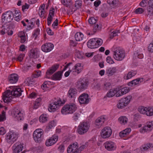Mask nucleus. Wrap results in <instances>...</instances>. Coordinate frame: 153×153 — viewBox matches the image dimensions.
Masks as SVG:
<instances>
[{"label": "nucleus", "instance_id": "nucleus-1", "mask_svg": "<svg viewBox=\"0 0 153 153\" xmlns=\"http://www.w3.org/2000/svg\"><path fill=\"white\" fill-rule=\"evenodd\" d=\"M113 52V58L117 61L123 60L125 56V51L120 47H117L115 48Z\"/></svg>", "mask_w": 153, "mask_h": 153}, {"label": "nucleus", "instance_id": "nucleus-2", "mask_svg": "<svg viewBox=\"0 0 153 153\" xmlns=\"http://www.w3.org/2000/svg\"><path fill=\"white\" fill-rule=\"evenodd\" d=\"M76 105L74 103H70L65 105L62 108L61 112L62 114H71L77 109Z\"/></svg>", "mask_w": 153, "mask_h": 153}, {"label": "nucleus", "instance_id": "nucleus-3", "mask_svg": "<svg viewBox=\"0 0 153 153\" xmlns=\"http://www.w3.org/2000/svg\"><path fill=\"white\" fill-rule=\"evenodd\" d=\"M102 43L103 41L102 39L98 38H93L88 41L87 45L90 48H95L101 46Z\"/></svg>", "mask_w": 153, "mask_h": 153}, {"label": "nucleus", "instance_id": "nucleus-4", "mask_svg": "<svg viewBox=\"0 0 153 153\" xmlns=\"http://www.w3.org/2000/svg\"><path fill=\"white\" fill-rule=\"evenodd\" d=\"M132 98V96L129 95L127 97L120 99L117 104V106L119 109L123 108L127 106L130 103Z\"/></svg>", "mask_w": 153, "mask_h": 153}, {"label": "nucleus", "instance_id": "nucleus-5", "mask_svg": "<svg viewBox=\"0 0 153 153\" xmlns=\"http://www.w3.org/2000/svg\"><path fill=\"white\" fill-rule=\"evenodd\" d=\"M64 104L60 99L59 98L50 103L48 106V110L50 112H54L58 109L60 106Z\"/></svg>", "mask_w": 153, "mask_h": 153}, {"label": "nucleus", "instance_id": "nucleus-6", "mask_svg": "<svg viewBox=\"0 0 153 153\" xmlns=\"http://www.w3.org/2000/svg\"><path fill=\"white\" fill-rule=\"evenodd\" d=\"M89 127L90 125L88 123L85 122H82L78 126L77 131L79 134H83L88 131Z\"/></svg>", "mask_w": 153, "mask_h": 153}, {"label": "nucleus", "instance_id": "nucleus-7", "mask_svg": "<svg viewBox=\"0 0 153 153\" xmlns=\"http://www.w3.org/2000/svg\"><path fill=\"white\" fill-rule=\"evenodd\" d=\"M18 138V135L15 132L10 131L6 135L5 140L9 143H12L16 141Z\"/></svg>", "mask_w": 153, "mask_h": 153}, {"label": "nucleus", "instance_id": "nucleus-8", "mask_svg": "<svg viewBox=\"0 0 153 153\" xmlns=\"http://www.w3.org/2000/svg\"><path fill=\"white\" fill-rule=\"evenodd\" d=\"M88 82L86 80L80 79L76 82V87L80 91H82L88 87Z\"/></svg>", "mask_w": 153, "mask_h": 153}, {"label": "nucleus", "instance_id": "nucleus-9", "mask_svg": "<svg viewBox=\"0 0 153 153\" xmlns=\"http://www.w3.org/2000/svg\"><path fill=\"white\" fill-rule=\"evenodd\" d=\"M13 18V13L10 11H7L3 14L2 17V21L4 23L10 22Z\"/></svg>", "mask_w": 153, "mask_h": 153}, {"label": "nucleus", "instance_id": "nucleus-10", "mask_svg": "<svg viewBox=\"0 0 153 153\" xmlns=\"http://www.w3.org/2000/svg\"><path fill=\"white\" fill-rule=\"evenodd\" d=\"M112 134L111 128L108 127H106L102 129L101 131V137L104 139L109 137Z\"/></svg>", "mask_w": 153, "mask_h": 153}, {"label": "nucleus", "instance_id": "nucleus-11", "mask_svg": "<svg viewBox=\"0 0 153 153\" xmlns=\"http://www.w3.org/2000/svg\"><path fill=\"white\" fill-rule=\"evenodd\" d=\"M153 129V121L147 122L146 125L140 128V132L144 133L146 132L150 131Z\"/></svg>", "mask_w": 153, "mask_h": 153}, {"label": "nucleus", "instance_id": "nucleus-12", "mask_svg": "<svg viewBox=\"0 0 153 153\" xmlns=\"http://www.w3.org/2000/svg\"><path fill=\"white\" fill-rule=\"evenodd\" d=\"M43 134V131L41 129H37L36 130L33 134V137L35 141L37 142L40 141Z\"/></svg>", "mask_w": 153, "mask_h": 153}, {"label": "nucleus", "instance_id": "nucleus-13", "mask_svg": "<svg viewBox=\"0 0 153 153\" xmlns=\"http://www.w3.org/2000/svg\"><path fill=\"white\" fill-rule=\"evenodd\" d=\"M78 148V143H74L68 146L67 150V152L68 153H79L80 151Z\"/></svg>", "mask_w": 153, "mask_h": 153}, {"label": "nucleus", "instance_id": "nucleus-14", "mask_svg": "<svg viewBox=\"0 0 153 153\" xmlns=\"http://www.w3.org/2000/svg\"><path fill=\"white\" fill-rule=\"evenodd\" d=\"M58 136L54 134L46 140L45 141V144L47 146H51L56 142L58 140Z\"/></svg>", "mask_w": 153, "mask_h": 153}, {"label": "nucleus", "instance_id": "nucleus-15", "mask_svg": "<svg viewBox=\"0 0 153 153\" xmlns=\"http://www.w3.org/2000/svg\"><path fill=\"white\" fill-rule=\"evenodd\" d=\"M12 94L11 92L7 90L4 92L3 94L2 99L4 102L8 103L10 102L12 98Z\"/></svg>", "mask_w": 153, "mask_h": 153}, {"label": "nucleus", "instance_id": "nucleus-16", "mask_svg": "<svg viewBox=\"0 0 153 153\" xmlns=\"http://www.w3.org/2000/svg\"><path fill=\"white\" fill-rule=\"evenodd\" d=\"M54 48L53 45L50 42L45 43L41 46V49L42 51L45 52L51 51Z\"/></svg>", "mask_w": 153, "mask_h": 153}, {"label": "nucleus", "instance_id": "nucleus-17", "mask_svg": "<svg viewBox=\"0 0 153 153\" xmlns=\"http://www.w3.org/2000/svg\"><path fill=\"white\" fill-rule=\"evenodd\" d=\"M105 148L108 150L111 151L115 150L116 146L115 143L111 141H108L104 143Z\"/></svg>", "mask_w": 153, "mask_h": 153}, {"label": "nucleus", "instance_id": "nucleus-18", "mask_svg": "<svg viewBox=\"0 0 153 153\" xmlns=\"http://www.w3.org/2000/svg\"><path fill=\"white\" fill-rule=\"evenodd\" d=\"M78 99L79 103L81 104H87L89 102V101L88 94L85 93L80 95Z\"/></svg>", "mask_w": 153, "mask_h": 153}, {"label": "nucleus", "instance_id": "nucleus-19", "mask_svg": "<svg viewBox=\"0 0 153 153\" xmlns=\"http://www.w3.org/2000/svg\"><path fill=\"white\" fill-rule=\"evenodd\" d=\"M22 92L21 89L18 86H14L13 87L11 94L12 96L18 97L21 96Z\"/></svg>", "mask_w": 153, "mask_h": 153}, {"label": "nucleus", "instance_id": "nucleus-20", "mask_svg": "<svg viewBox=\"0 0 153 153\" xmlns=\"http://www.w3.org/2000/svg\"><path fill=\"white\" fill-rule=\"evenodd\" d=\"M13 153H19L22 151L23 146L21 144L16 143L13 145Z\"/></svg>", "mask_w": 153, "mask_h": 153}, {"label": "nucleus", "instance_id": "nucleus-21", "mask_svg": "<svg viewBox=\"0 0 153 153\" xmlns=\"http://www.w3.org/2000/svg\"><path fill=\"white\" fill-rule=\"evenodd\" d=\"M59 66V64H56L49 68L46 72L47 75H51L55 72L58 68Z\"/></svg>", "mask_w": 153, "mask_h": 153}, {"label": "nucleus", "instance_id": "nucleus-22", "mask_svg": "<svg viewBox=\"0 0 153 153\" xmlns=\"http://www.w3.org/2000/svg\"><path fill=\"white\" fill-rule=\"evenodd\" d=\"M15 118L18 120H21L23 119V114L22 111L19 109H16L14 112Z\"/></svg>", "mask_w": 153, "mask_h": 153}, {"label": "nucleus", "instance_id": "nucleus-23", "mask_svg": "<svg viewBox=\"0 0 153 153\" xmlns=\"http://www.w3.org/2000/svg\"><path fill=\"white\" fill-rule=\"evenodd\" d=\"M137 74V71L135 70H131L128 72L127 74H125L123 78L125 80H128Z\"/></svg>", "mask_w": 153, "mask_h": 153}, {"label": "nucleus", "instance_id": "nucleus-24", "mask_svg": "<svg viewBox=\"0 0 153 153\" xmlns=\"http://www.w3.org/2000/svg\"><path fill=\"white\" fill-rule=\"evenodd\" d=\"M82 66L81 63L76 64L74 67L72 69L73 73H76L77 74L79 73L82 69Z\"/></svg>", "mask_w": 153, "mask_h": 153}, {"label": "nucleus", "instance_id": "nucleus-25", "mask_svg": "<svg viewBox=\"0 0 153 153\" xmlns=\"http://www.w3.org/2000/svg\"><path fill=\"white\" fill-rule=\"evenodd\" d=\"M77 94V90L74 88H71L69 90L68 95L70 98H75Z\"/></svg>", "mask_w": 153, "mask_h": 153}, {"label": "nucleus", "instance_id": "nucleus-26", "mask_svg": "<svg viewBox=\"0 0 153 153\" xmlns=\"http://www.w3.org/2000/svg\"><path fill=\"white\" fill-rule=\"evenodd\" d=\"M8 79L10 83H16L18 80V75L15 74H11L9 76Z\"/></svg>", "mask_w": 153, "mask_h": 153}, {"label": "nucleus", "instance_id": "nucleus-27", "mask_svg": "<svg viewBox=\"0 0 153 153\" xmlns=\"http://www.w3.org/2000/svg\"><path fill=\"white\" fill-rule=\"evenodd\" d=\"M107 2L113 8H115L117 7L119 4L118 0H107Z\"/></svg>", "mask_w": 153, "mask_h": 153}, {"label": "nucleus", "instance_id": "nucleus-28", "mask_svg": "<svg viewBox=\"0 0 153 153\" xmlns=\"http://www.w3.org/2000/svg\"><path fill=\"white\" fill-rule=\"evenodd\" d=\"M131 131L130 128H127L121 131L119 134V136L122 138L128 135Z\"/></svg>", "mask_w": 153, "mask_h": 153}, {"label": "nucleus", "instance_id": "nucleus-29", "mask_svg": "<svg viewBox=\"0 0 153 153\" xmlns=\"http://www.w3.org/2000/svg\"><path fill=\"white\" fill-rule=\"evenodd\" d=\"M105 121L104 117L102 116L98 118L95 122V125L98 127H100L103 123Z\"/></svg>", "mask_w": 153, "mask_h": 153}, {"label": "nucleus", "instance_id": "nucleus-30", "mask_svg": "<svg viewBox=\"0 0 153 153\" xmlns=\"http://www.w3.org/2000/svg\"><path fill=\"white\" fill-rule=\"evenodd\" d=\"M62 73L61 71H58L53 75L52 79L55 80H60L62 78Z\"/></svg>", "mask_w": 153, "mask_h": 153}, {"label": "nucleus", "instance_id": "nucleus-31", "mask_svg": "<svg viewBox=\"0 0 153 153\" xmlns=\"http://www.w3.org/2000/svg\"><path fill=\"white\" fill-rule=\"evenodd\" d=\"M54 10L53 9V10H50L49 14L47 18L48 25L49 26L51 23L53 17L54 16Z\"/></svg>", "mask_w": 153, "mask_h": 153}, {"label": "nucleus", "instance_id": "nucleus-32", "mask_svg": "<svg viewBox=\"0 0 153 153\" xmlns=\"http://www.w3.org/2000/svg\"><path fill=\"white\" fill-rule=\"evenodd\" d=\"M143 79V78H138L128 83V86H132L133 85H136L142 82Z\"/></svg>", "mask_w": 153, "mask_h": 153}, {"label": "nucleus", "instance_id": "nucleus-33", "mask_svg": "<svg viewBox=\"0 0 153 153\" xmlns=\"http://www.w3.org/2000/svg\"><path fill=\"white\" fill-rule=\"evenodd\" d=\"M119 89L116 88L110 89L107 93L106 96L108 97H112L118 92Z\"/></svg>", "mask_w": 153, "mask_h": 153}, {"label": "nucleus", "instance_id": "nucleus-34", "mask_svg": "<svg viewBox=\"0 0 153 153\" xmlns=\"http://www.w3.org/2000/svg\"><path fill=\"white\" fill-rule=\"evenodd\" d=\"M117 71V69L116 67L109 68L106 71V73L108 76L113 75Z\"/></svg>", "mask_w": 153, "mask_h": 153}, {"label": "nucleus", "instance_id": "nucleus-35", "mask_svg": "<svg viewBox=\"0 0 153 153\" xmlns=\"http://www.w3.org/2000/svg\"><path fill=\"white\" fill-rule=\"evenodd\" d=\"M37 50L36 49H32L30 51L29 56L31 58L36 59L37 58Z\"/></svg>", "mask_w": 153, "mask_h": 153}, {"label": "nucleus", "instance_id": "nucleus-36", "mask_svg": "<svg viewBox=\"0 0 153 153\" xmlns=\"http://www.w3.org/2000/svg\"><path fill=\"white\" fill-rule=\"evenodd\" d=\"M118 120L120 124L125 125L127 123L128 120L126 116H123L119 117Z\"/></svg>", "mask_w": 153, "mask_h": 153}, {"label": "nucleus", "instance_id": "nucleus-37", "mask_svg": "<svg viewBox=\"0 0 153 153\" xmlns=\"http://www.w3.org/2000/svg\"><path fill=\"white\" fill-rule=\"evenodd\" d=\"M84 38L83 35L80 32H77L75 35V38L76 41H80L82 40Z\"/></svg>", "mask_w": 153, "mask_h": 153}, {"label": "nucleus", "instance_id": "nucleus-38", "mask_svg": "<svg viewBox=\"0 0 153 153\" xmlns=\"http://www.w3.org/2000/svg\"><path fill=\"white\" fill-rule=\"evenodd\" d=\"M130 90V88L128 87H125V88H123L120 90L121 94H120L119 96H117V95L116 96L118 97L124 95L128 93L129 91Z\"/></svg>", "mask_w": 153, "mask_h": 153}, {"label": "nucleus", "instance_id": "nucleus-39", "mask_svg": "<svg viewBox=\"0 0 153 153\" xmlns=\"http://www.w3.org/2000/svg\"><path fill=\"white\" fill-rule=\"evenodd\" d=\"M3 29L1 30L0 33L1 35H4L5 33H7L8 31L9 30V28L8 26L7 25H4V24L2 26Z\"/></svg>", "mask_w": 153, "mask_h": 153}, {"label": "nucleus", "instance_id": "nucleus-40", "mask_svg": "<svg viewBox=\"0 0 153 153\" xmlns=\"http://www.w3.org/2000/svg\"><path fill=\"white\" fill-rule=\"evenodd\" d=\"M147 108L142 106H140L138 108V111L141 114L146 115L147 110Z\"/></svg>", "mask_w": 153, "mask_h": 153}, {"label": "nucleus", "instance_id": "nucleus-41", "mask_svg": "<svg viewBox=\"0 0 153 153\" xmlns=\"http://www.w3.org/2000/svg\"><path fill=\"white\" fill-rule=\"evenodd\" d=\"M61 2L64 5L67 7H70L72 3L71 0H61Z\"/></svg>", "mask_w": 153, "mask_h": 153}, {"label": "nucleus", "instance_id": "nucleus-42", "mask_svg": "<svg viewBox=\"0 0 153 153\" xmlns=\"http://www.w3.org/2000/svg\"><path fill=\"white\" fill-rule=\"evenodd\" d=\"M153 147V146L152 144L149 143V144L144 145L142 146V148H141V149L142 151H144L147 150L149 148Z\"/></svg>", "mask_w": 153, "mask_h": 153}, {"label": "nucleus", "instance_id": "nucleus-43", "mask_svg": "<svg viewBox=\"0 0 153 153\" xmlns=\"http://www.w3.org/2000/svg\"><path fill=\"white\" fill-rule=\"evenodd\" d=\"M147 112L146 115L148 116L153 115V107L149 106L147 107Z\"/></svg>", "mask_w": 153, "mask_h": 153}, {"label": "nucleus", "instance_id": "nucleus-44", "mask_svg": "<svg viewBox=\"0 0 153 153\" xmlns=\"http://www.w3.org/2000/svg\"><path fill=\"white\" fill-rule=\"evenodd\" d=\"M47 119V114H43L41 115L39 118V121L41 123H44L45 122Z\"/></svg>", "mask_w": 153, "mask_h": 153}, {"label": "nucleus", "instance_id": "nucleus-45", "mask_svg": "<svg viewBox=\"0 0 153 153\" xmlns=\"http://www.w3.org/2000/svg\"><path fill=\"white\" fill-rule=\"evenodd\" d=\"M101 28V26L99 23H97L94 25L93 30L94 32H95L97 30H99Z\"/></svg>", "mask_w": 153, "mask_h": 153}, {"label": "nucleus", "instance_id": "nucleus-46", "mask_svg": "<svg viewBox=\"0 0 153 153\" xmlns=\"http://www.w3.org/2000/svg\"><path fill=\"white\" fill-rule=\"evenodd\" d=\"M41 74V71L39 70L33 72V77L35 78H37L40 76Z\"/></svg>", "mask_w": 153, "mask_h": 153}, {"label": "nucleus", "instance_id": "nucleus-47", "mask_svg": "<svg viewBox=\"0 0 153 153\" xmlns=\"http://www.w3.org/2000/svg\"><path fill=\"white\" fill-rule=\"evenodd\" d=\"M111 84L109 82H105L102 86V89L104 90H107L109 89Z\"/></svg>", "mask_w": 153, "mask_h": 153}, {"label": "nucleus", "instance_id": "nucleus-48", "mask_svg": "<svg viewBox=\"0 0 153 153\" xmlns=\"http://www.w3.org/2000/svg\"><path fill=\"white\" fill-rule=\"evenodd\" d=\"M56 125V123L53 120L50 122L48 124V125L47 127V128L48 130L50 129L53 127L55 126Z\"/></svg>", "mask_w": 153, "mask_h": 153}, {"label": "nucleus", "instance_id": "nucleus-49", "mask_svg": "<svg viewBox=\"0 0 153 153\" xmlns=\"http://www.w3.org/2000/svg\"><path fill=\"white\" fill-rule=\"evenodd\" d=\"M97 20L94 17H91L88 20L89 24L91 25H94L97 22Z\"/></svg>", "mask_w": 153, "mask_h": 153}, {"label": "nucleus", "instance_id": "nucleus-50", "mask_svg": "<svg viewBox=\"0 0 153 153\" xmlns=\"http://www.w3.org/2000/svg\"><path fill=\"white\" fill-rule=\"evenodd\" d=\"M80 113L81 112L79 111H78L75 113L73 117L74 120L75 121L77 120L80 117Z\"/></svg>", "mask_w": 153, "mask_h": 153}, {"label": "nucleus", "instance_id": "nucleus-51", "mask_svg": "<svg viewBox=\"0 0 153 153\" xmlns=\"http://www.w3.org/2000/svg\"><path fill=\"white\" fill-rule=\"evenodd\" d=\"M40 30L39 29H36L34 31L33 34V37H35L36 39L37 36L39 34Z\"/></svg>", "mask_w": 153, "mask_h": 153}, {"label": "nucleus", "instance_id": "nucleus-52", "mask_svg": "<svg viewBox=\"0 0 153 153\" xmlns=\"http://www.w3.org/2000/svg\"><path fill=\"white\" fill-rule=\"evenodd\" d=\"M25 56V54H21L19 55L16 58V61L19 62H22V61L24 57Z\"/></svg>", "mask_w": 153, "mask_h": 153}, {"label": "nucleus", "instance_id": "nucleus-53", "mask_svg": "<svg viewBox=\"0 0 153 153\" xmlns=\"http://www.w3.org/2000/svg\"><path fill=\"white\" fill-rule=\"evenodd\" d=\"M13 13V17H17L21 15L20 11L18 10L15 9Z\"/></svg>", "mask_w": 153, "mask_h": 153}, {"label": "nucleus", "instance_id": "nucleus-54", "mask_svg": "<svg viewBox=\"0 0 153 153\" xmlns=\"http://www.w3.org/2000/svg\"><path fill=\"white\" fill-rule=\"evenodd\" d=\"M148 50L149 52H153V41L149 45Z\"/></svg>", "mask_w": 153, "mask_h": 153}, {"label": "nucleus", "instance_id": "nucleus-55", "mask_svg": "<svg viewBox=\"0 0 153 153\" xmlns=\"http://www.w3.org/2000/svg\"><path fill=\"white\" fill-rule=\"evenodd\" d=\"M5 113L4 111H2L1 114L0 115V122L3 121L5 120Z\"/></svg>", "mask_w": 153, "mask_h": 153}, {"label": "nucleus", "instance_id": "nucleus-56", "mask_svg": "<svg viewBox=\"0 0 153 153\" xmlns=\"http://www.w3.org/2000/svg\"><path fill=\"white\" fill-rule=\"evenodd\" d=\"M51 82L49 81H46L44 82L42 85V88H48L49 86V85L51 84Z\"/></svg>", "mask_w": 153, "mask_h": 153}, {"label": "nucleus", "instance_id": "nucleus-57", "mask_svg": "<svg viewBox=\"0 0 153 153\" xmlns=\"http://www.w3.org/2000/svg\"><path fill=\"white\" fill-rule=\"evenodd\" d=\"M149 1V0H142L140 3V6L142 7H144L146 6L147 5V3H146V1Z\"/></svg>", "mask_w": 153, "mask_h": 153}, {"label": "nucleus", "instance_id": "nucleus-58", "mask_svg": "<svg viewBox=\"0 0 153 153\" xmlns=\"http://www.w3.org/2000/svg\"><path fill=\"white\" fill-rule=\"evenodd\" d=\"M82 1L80 0H78L76 1L75 4V7L76 8H78L82 5Z\"/></svg>", "mask_w": 153, "mask_h": 153}, {"label": "nucleus", "instance_id": "nucleus-59", "mask_svg": "<svg viewBox=\"0 0 153 153\" xmlns=\"http://www.w3.org/2000/svg\"><path fill=\"white\" fill-rule=\"evenodd\" d=\"M147 11L148 14L151 16L153 15V7H148Z\"/></svg>", "mask_w": 153, "mask_h": 153}, {"label": "nucleus", "instance_id": "nucleus-60", "mask_svg": "<svg viewBox=\"0 0 153 153\" xmlns=\"http://www.w3.org/2000/svg\"><path fill=\"white\" fill-rule=\"evenodd\" d=\"M107 62L110 64H113L114 63L113 59L110 56H108L106 58Z\"/></svg>", "mask_w": 153, "mask_h": 153}, {"label": "nucleus", "instance_id": "nucleus-61", "mask_svg": "<svg viewBox=\"0 0 153 153\" xmlns=\"http://www.w3.org/2000/svg\"><path fill=\"white\" fill-rule=\"evenodd\" d=\"M144 11V9L141 8H139L136 9L135 11V13L136 14H141Z\"/></svg>", "mask_w": 153, "mask_h": 153}, {"label": "nucleus", "instance_id": "nucleus-62", "mask_svg": "<svg viewBox=\"0 0 153 153\" xmlns=\"http://www.w3.org/2000/svg\"><path fill=\"white\" fill-rule=\"evenodd\" d=\"M37 94L35 92H32L29 94L28 97L30 98H34L36 97Z\"/></svg>", "mask_w": 153, "mask_h": 153}, {"label": "nucleus", "instance_id": "nucleus-63", "mask_svg": "<svg viewBox=\"0 0 153 153\" xmlns=\"http://www.w3.org/2000/svg\"><path fill=\"white\" fill-rule=\"evenodd\" d=\"M19 35L20 37L21 38L20 42L22 43H24L26 41V38L25 36H21Z\"/></svg>", "mask_w": 153, "mask_h": 153}, {"label": "nucleus", "instance_id": "nucleus-64", "mask_svg": "<svg viewBox=\"0 0 153 153\" xmlns=\"http://www.w3.org/2000/svg\"><path fill=\"white\" fill-rule=\"evenodd\" d=\"M117 35V33L116 31H113L110 34V38L112 39L114 36H116Z\"/></svg>", "mask_w": 153, "mask_h": 153}]
</instances>
